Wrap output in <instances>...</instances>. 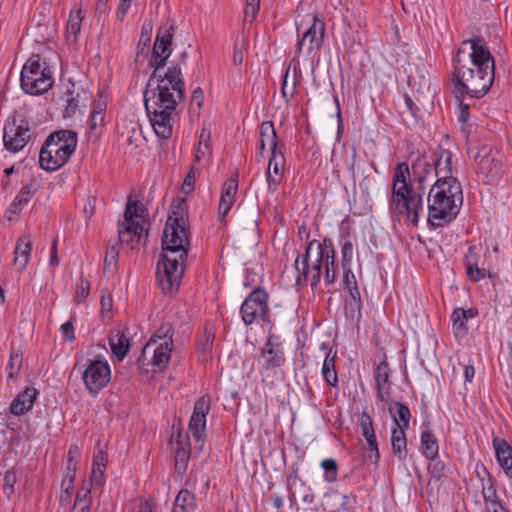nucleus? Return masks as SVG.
I'll return each mask as SVG.
<instances>
[{"instance_id":"nucleus-1","label":"nucleus","mask_w":512,"mask_h":512,"mask_svg":"<svg viewBox=\"0 0 512 512\" xmlns=\"http://www.w3.org/2000/svg\"><path fill=\"white\" fill-rule=\"evenodd\" d=\"M184 206L185 200L180 199L175 205L177 211L168 216L163 232V251L157 263L156 278L164 294L176 292L184 274V264L190 246L187 219L183 215Z\"/></svg>"},{"instance_id":"nucleus-2","label":"nucleus","mask_w":512,"mask_h":512,"mask_svg":"<svg viewBox=\"0 0 512 512\" xmlns=\"http://www.w3.org/2000/svg\"><path fill=\"white\" fill-rule=\"evenodd\" d=\"M434 171V165L425 157H418L411 165L398 163L394 168L392 192L389 208L394 216L403 217L405 221L417 227L423 214V183Z\"/></svg>"},{"instance_id":"nucleus-3","label":"nucleus","mask_w":512,"mask_h":512,"mask_svg":"<svg viewBox=\"0 0 512 512\" xmlns=\"http://www.w3.org/2000/svg\"><path fill=\"white\" fill-rule=\"evenodd\" d=\"M465 45H469L471 50L468 60L461 57L465 53L464 48L458 49L454 59L451 80L455 85V97L466 94L471 99H480L494 82V58L481 38L466 40L463 42V46Z\"/></svg>"},{"instance_id":"nucleus-4","label":"nucleus","mask_w":512,"mask_h":512,"mask_svg":"<svg viewBox=\"0 0 512 512\" xmlns=\"http://www.w3.org/2000/svg\"><path fill=\"white\" fill-rule=\"evenodd\" d=\"M294 268L297 272L296 284L299 286L310 281L311 288L315 290L322 276L326 285L334 284L337 279V265L332 239L326 236L322 241H309L305 253L296 257Z\"/></svg>"},{"instance_id":"nucleus-5","label":"nucleus","mask_w":512,"mask_h":512,"mask_svg":"<svg viewBox=\"0 0 512 512\" xmlns=\"http://www.w3.org/2000/svg\"><path fill=\"white\" fill-rule=\"evenodd\" d=\"M185 97L180 64L171 62L165 72L153 71L144 91L145 109L156 111L161 105L178 106Z\"/></svg>"},{"instance_id":"nucleus-6","label":"nucleus","mask_w":512,"mask_h":512,"mask_svg":"<svg viewBox=\"0 0 512 512\" xmlns=\"http://www.w3.org/2000/svg\"><path fill=\"white\" fill-rule=\"evenodd\" d=\"M451 185L445 182L434 183L428 194V222L434 227H442L457 215V202L463 201L461 183L451 179Z\"/></svg>"},{"instance_id":"nucleus-7","label":"nucleus","mask_w":512,"mask_h":512,"mask_svg":"<svg viewBox=\"0 0 512 512\" xmlns=\"http://www.w3.org/2000/svg\"><path fill=\"white\" fill-rule=\"evenodd\" d=\"M77 142L75 131L62 129L52 132L40 150V167L53 172L64 166L76 150Z\"/></svg>"},{"instance_id":"nucleus-8","label":"nucleus","mask_w":512,"mask_h":512,"mask_svg":"<svg viewBox=\"0 0 512 512\" xmlns=\"http://www.w3.org/2000/svg\"><path fill=\"white\" fill-rule=\"evenodd\" d=\"M53 84L50 66L46 62H41L39 54H32L21 70L20 85L23 91L30 95H42Z\"/></svg>"},{"instance_id":"nucleus-9","label":"nucleus","mask_w":512,"mask_h":512,"mask_svg":"<svg viewBox=\"0 0 512 512\" xmlns=\"http://www.w3.org/2000/svg\"><path fill=\"white\" fill-rule=\"evenodd\" d=\"M34 137L33 122L23 110L14 111L4 123L3 145L10 153H17Z\"/></svg>"},{"instance_id":"nucleus-10","label":"nucleus","mask_w":512,"mask_h":512,"mask_svg":"<svg viewBox=\"0 0 512 512\" xmlns=\"http://www.w3.org/2000/svg\"><path fill=\"white\" fill-rule=\"evenodd\" d=\"M269 294L262 288L254 289L243 301L240 307L241 319L246 326L253 323L268 322L270 309Z\"/></svg>"},{"instance_id":"nucleus-11","label":"nucleus","mask_w":512,"mask_h":512,"mask_svg":"<svg viewBox=\"0 0 512 512\" xmlns=\"http://www.w3.org/2000/svg\"><path fill=\"white\" fill-rule=\"evenodd\" d=\"M174 26L169 21L162 24L156 35L154 42L151 59L149 64L154 68V71L159 73L165 72V66L168 58L172 53V40L174 36Z\"/></svg>"},{"instance_id":"nucleus-12","label":"nucleus","mask_w":512,"mask_h":512,"mask_svg":"<svg viewBox=\"0 0 512 512\" xmlns=\"http://www.w3.org/2000/svg\"><path fill=\"white\" fill-rule=\"evenodd\" d=\"M476 172L483 183L489 184L501 178L503 169L498 152L483 147L475 157Z\"/></svg>"},{"instance_id":"nucleus-13","label":"nucleus","mask_w":512,"mask_h":512,"mask_svg":"<svg viewBox=\"0 0 512 512\" xmlns=\"http://www.w3.org/2000/svg\"><path fill=\"white\" fill-rule=\"evenodd\" d=\"M82 378L86 389L91 394H97L103 390L110 381V366L105 360H89Z\"/></svg>"},{"instance_id":"nucleus-14","label":"nucleus","mask_w":512,"mask_h":512,"mask_svg":"<svg viewBox=\"0 0 512 512\" xmlns=\"http://www.w3.org/2000/svg\"><path fill=\"white\" fill-rule=\"evenodd\" d=\"M172 346L173 345H168L167 342H159L158 344H155V339H150L142 349L138 363L141 368H144L146 365L145 361L148 360L147 355L151 354L152 356L147 364L152 366L153 373L161 372L166 368L170 360Z\"/></svg>"},{"instance_id":"nucleus-15","label":"nucleus","mask_w":512,"mask_h":512,"mask_svg":"<svg viewBox=\"0 0 512 512\" xmlns=\"http://www.w3.org/2000/svg\"><path fill=\"white\" fill-rule=\"evenodd\" d=\"M149 121L156 135L161 139H169L172 135V122L177 116V106L161 105L156 111L153 109H145Z\"/></svg>"},{"instance_id":"nucleus-16","label":"nucleus","mask_w":512,"mask_h":512,"mask_svg":"<svg viewBox=\"0 0 512 512\" xmlns=\"http://www.w3.org/2000/svg\"><path fill=\"white\" fill-rule=\"evenodd\" d=\"M325 31L326 27L324 21L314 16L313 23L297 42V52L299 54L302 53L306 41H308L306 47V53L308 55H311L314 51H319L324 41Z\"/></svg>"},{"instance_id":"nucleus-17","label":"nucleus","mask_w":512,"mask_h":512,"mask_svg":"<svg viewBox=\"0 0 512 512\" xmlns=\"http://www.w3.org/2000/svg\"><path fill=\"white\" fill-rule=\"evenodd\" d=\"M209 410L210 400L206 396L200 397L194 404L193 413L189 421V431L196 442L203 443L205 440L206 415L209 413ZM200 449H202V446H200Z\"/></svg>"},{"instance_id":"nucleus-18","label":"nucleus","mask_w":512,"mask_h":512,"mask_svg":"<svg viewBox=\"0 0 512 512\" xmlns=\"http://www.w3.org/2000/svg\"><path fill=\"white\" fill-rule=\"evenodd\" d=\"M453 154L451 151L446 149H440L433 153L432 163L434 165V172L438 179L435 183L445 182V185H451V179H457L453 177Z\"/></svg>"},{"instance_id":"nucleus-19","label":"nucleus","mask_w":512,"mask_h":512,"mask_svg":"<svg viewBox=\"0 0 512 512\" xmlns=\"http://www.w3.org/2000/svg\"><path fill=\"white\" fill-rule=\"evenodd\" d=\"M175 440L176 447L174 448L175 470L178 474L183 475L188 467L190 459V443L188 435H182L180 430H177L176 435L174 432L171 435L170 442Z\"/></svg>"},{"instance_id":"nucleus-20","label":"nucleus","mask_w":512,"mask_h":512,"mask_svg":"<svg viewBox=\"0 0 512 512\" xmlns=\"http://www.w3.org/2000/svg\"><path fill=\"white\" fill-rule=\"evenodd\" d=\"M377 386V397L382 402H388L391 395L390 368L386 360L381 361L374 372Z\"/></svg>"},{"instance_id":"nucleus-21","label":"nucleus","mask_w":512,"mask_h":512,"mask_svg":"<svg viewBox=\"0 0 512 512\" xmlns=\"http://www.w3.org/2000/svg\"><path fill=\"white\" fill-rule=\"evenodd\" d=\"M39 391L33 387H27L19 393L10 404V412L15 416H22L29 412L34 405Z\"/></svg>"},{"instance_id":"nucleus-22","label":"nucleus","mask_w":512,"mask_h":512,"mask_svg":"<svg viewBox=\"0 0 512 512\" xmlns=\"http://www.w3.org/2000/svg\"><path fill=\"white\" fill-rule=\"evenodd\" d=\"M496 459L505 474L512 478V447L505 439L493 440Z\"/></svg>"},{"instance_id":"nucleus-23","label":"nucleus","mask_w":512,"mask_h":512,"mask_svg":"<svg viewBox=\"0 0 512 512\" xmlns=\"http://www.w3.org/2000/svg\"><path fill=\"white\" fill-rule=\"evenodd\" d=\"M143 231L144 227L139 223H119V242L125 243L133 249L140 243Z\"/></svg>"},{"instance_id":"nucleus-24","label":"nucleus","mask_w":512,"mask_h":512,"mask_svg":"<svg viewBox=\"0 0 512 512\" xmlns=\"http://www.w3.org/2000/svg\"><path fill=\"white\" fill-rule=\"evenodd\" d=\"M32 250V242L27 235L18 238L15 249L13 263L19 272H22L28 265Z\"/></svg>"},{"instance_id":"nucleus-25","label":"nucleus","mask_w":512,"mask_h":512,"mask_svg":"<svg viewBox=\"0 0 512 512\" xmlns=\"http://www.w3.org/2000/svg\"><path fill=\"white\" fill-rule=\"evenodd\" d=\"M259 364L266 371L274 370L285 364L283 349L261 348Z\"/></svg>"},{"instance_id":"nucleus-26","label":"nucleus","mask_w":512,"mask_h":512,"mask_svg":"<svg viewBox=\"0 0 512 512\" xmlns=\"http://www.w3.org/2000/svg\"><path fill=\"white\" fill-rule=\"evenodd\" d=\"M463 264L468 278L478 282L485 277V269L478 267V255L475 246H470L464 255Z\"/></svg>"},{"instance_id":"nucleus-27","label":"nucleus","mask_w":512,"mask_h":512,"mask_svg":"<svg viewBox=\"0 0 512 512\" xmlns=\"http://www.w3.org/2000/svg\"><path fill=\"white\" fill-rule=\"evenodd\" d=\"M36 191L37 187L35 183L31 182L24 185L16 195L13 202L9 205L7 213L14 215L19 214L35 195Z\"/></svg>"},{"instance_id":"nucleus-28","label":"nucleus","mask_w":512,"mask_h":512,"mask_svg":"<svg viewBox=\"0 0 512 512\" xmlns=\"http://www.w3.org/2000/svg\"><path fill=\"white\" fill-rule=\"evenodd\" d=\"M388 411L394 420V428H397L398 425L402 429H407L409 427L411 412L407 405L398 401H391Z\"/></svg>"},{"instance_id":"nucleus-29","label":"nucleus","mask_w":512,"mask_h":512,"mask_svg":"<svg viewBox=\"0 0 512 512\" xmlns=\"http://www.w3.org/2000/svg\"><path fill=\"white\" fill-rule=\"evenodd\" d=\"M109 345L112 353L119 359L122 360L129 349V339L120 330L111 332L109 336Z\"/></svg>"},{"instance_id":"nucleus-30","label":"nucleus","mask_w":512,"mask_h":512,"mask_svg":"<svg viewBox=\"0 0 512 512\" xmlns=\"http://www.w3.org/2000/svg\"><path fill=\"white\" fill-rule=\"evenodd\" d=\"M259 136L260 142H264L269 146L271 154L279 152L281 145L278 143V136L272 121H265L260 125Z\"/></svg>"},{"instance_id":"nucleus-31","label":"nucleus","mask_w":512,"mask_h":512,"mask_svg":"<svg viewBox=\"0 0 512 512\" xmlns=\"http://www.w3.org/2000/svg\"><path fill=\"white\" fill-rule=\"evenodd\" d=\"M391 443L393 453L399 460H404L407 456V439L405 429H402L399 425L397 428H393L391 433Z\"/></svg>"},{"instance_id":"nucleus-32","label":"nucleus","mask_w":512,"mask_h":512,"mask_svg":"<svg viewBox=\"0 0 512 512\" xmlns=\"http://www.w3.org/2000/svg\"><path fill=\"white\" fill-rule=\"evenodd\" d=\"M195 495L187 489H181L174 501L172 512H193Z\"/></svg>"},{"instance_id":"nucleus-33","label":"nucleus","mask_w":512,"mask_h":512,"mask_svg":"<svg viewBox=\"0 0 512 512\" xmlns=\"http://www.w3.org/2000/svg\"><path fill=\"white\" fill-rule=\"evenodd\" d=\"M421 448L427 458L438 456V440L430 430H425L421 433Z\"/></svg>"},{"instance_id":"nucleus-34","label":"nucleus","mask_w":512,"mask_h":512,"mask_svg":"<svg viewBox=\"0 0 512 512\" xmlns=\"http://www.w3.org/2000/svg\"><path fill=\"white\" fill-rule=\"evenodd\" d=\"M322 374L327 385L331 387H337L338 376L335 369V356L330 357V353L324 359Z\"/></svg>"},{"instance_id":"nucleus-35","label":"nucleus","mask_w":512,"mask_h":512,"mask_svg":"<svg viewBox=\"0 0 512 512\" xmlns=\"http://www.w3.org/2000/svg\"><path fill=\"white\" fill-rule=\"evenodd\" d=\"M144 211H145L144 206L139 205L138 201L132 200V197L130 196L126 203V208L124 211V220L121 223H124V224L136 223L134 218L142 217V213Z\"/></svg>"},{"instance_id":"nucleus-36","label":"nucleus","mask_w":512,"mask_h":512,"mask_svg":"<svg viewBox=\"0 0 512 512\" xmlns=\"http://www.w3.org/2000/svg\"><path fill=\"white\" fill-rule=\"evenodd\" d=\"M22 367V355L19 350H11L9 361L6 367L8 379L16 380Z\"/></svg>"},{"instance_id":"nucleus-37","label":"nucleus","mask_w":512,"mask_h":512,"mask_svg":"<svg viewBox=\"0 0 512 512\" xmlns=\"http://www.w3.org/2000/svg\"><path fill=\"white\" fill-rule=\"evenodd\" d=\"M173 334L171 323H163L150 339H155V344L167 342L168 345H173Z\"/></svg>"},{"instance_id":"nucleus-38","label":"nucleus","mask_w":512,"mask_h":512,"mask_svg":"<svg viewBox=\"0 0 512 512\" xmlns=\"http://www.w3.org/2000/svg\"><path fill=\"white\" fill-rule=\"evenodd\" d=\"M431 461L428 466V471L431 474L432 478L436 480H441L447 476V467L445 463L439 459L438 456H434L433 458H429Z\"/></svg>"},{"instance_id":"nucleus-39","label":"nucleus","mask_w":512,"mask_h":512,"mask_svg":"<svg viewBox=\"0 0 512 512\" xmlns=\"http://www.w3.org/2000/svg\"><path fill=\"white\" fill-rule=\"evenodd\" d=\"M321 467L324 470V481L327 483H333L337 480L338 464L333 458L324 459L321 462Z\"/></svg>"},{"instance_id":"nucleus-40","label":"nucleus","mask_w":512,"mask_h":512,"mask_svg":"<svg viewBox=\"0 0 512 512\" xmlns=\"http://www.w3.org/2000/svg\"><path fill=\"white\" fill-rule=\"evenodd\" d=\"M348 292L350 299L347 300L346 303L347 309L351 311L352 316H354L355 312H357L358 315H360L362 308V300L358 286H353V288L349 289Z\"/></svg>"},{"instance_id":"nucleus-41","label":"nucleus","mask_w":512,"mask_h":512,"mask_svg":"<svg viewBox=\"0 0 512 512\" xmlns=\"http://www.w3.org/2000/svg\"><path fill=\"white\" fill-rule=\"evenodd\" d=\"M285 145L281 144L279 152L275 154H271V157L269 159L268 163V170L271 172V169L273 170L274 175L279 176L280 175V168L285 163Z\"/></svg>"},{"instance_id":"nucleus-42","label":"nucleus","mask_w":512,"mask_h":512,"mask_svg":"<svg viewBox=\"0 0 512 512\" xmlns=\"http://www.w3.org/2000/svg\"><path fill=\"white\" fill-rule=\"evenodd\" d=\"M79 106V99L78 94L74 96V91L72 89H67L66 91V106L64 109L63 116L66 117H72L77 108Z\"/></svg>"},{"instance_id":"nucleus-43","label":"nucleus","mask_w":512,"mask_h":512,"mask_svg":"<svg viewBox=\"0 0 512 512\" xmlns=\"http://www.w3.org/2000/svg\"><path fill=\"white\" fill-rule=\"evenodd\" d=\"M118 256H119V250L116 245L109 246L106 250L105 257H104V265L103 269L104 271H111V268L114 269L117 266L118 262Z\"/></svg>"},{"instance_id":"nucleus-44","label":"nucleus","mask_w":512,"mask_h":512,"mask_svg":"<svg viewBox=\"0 0 512 512\" xmlns=\"http://www.w3.org/2000/svg\"><path fill=\"white\" fill-rule=\"evenodd\" d=\"M366 442H367V447H366V452L364 455L365 459L369 460L371 463H373L375 465H378L379 460H380V453H379V448H378V443H377L376 437L372 438V439H368V440H366Z\"/></svg>"},{"instance_id":"nucleus-45","label":"nucleus","mask_w":512,"mask_h":512,"mask_svg":"<svg viewBox=\"0 0 512 512\" xmlns=\"http://www.w3.org/2000/svg\"><path fill=\"white\" fill-rule=\"evenodd\" d=\"M360 426L362 430V435L366 440L375 438V431L373 428V421L370 415L366 412H363L360 416Z\"/></svg>"},{"instance_id":"nucleus-46","label":"nucleus","mask_w":512,"mask_h":512,"mask_svg":"<svg viewBox=\"0 0 512 512\" xmlns=\"http://www.w3.org/2000/svg\"><path fill=\"white\" fill-rule=\"evenodd\" d=\"M489 485L486 487L485 483L482 484V494L483 499L486 505V508L489 505H492L493 502H500L498 500L497 491L494 487L493 478L492 476H489Z\"/></svg>"},{"instance_id":"nucleus-47","label":"nucleus","mask_w":512,"mask_h":512,"mask_svg":"<svg viewBox=\"0 0 512 512\" xmlns=\"http://www.w3.org/2000/svg\"><path fill=\"white\" fill-rule=\"evenodd\" d=\"M354 253V245L352 241L346 240L341 244V265L342 268L351 267Z\"/></svg>"},{"instance_id":"nucleus-48","label":"nucleus","mask_w":512,"mask_h":512,"mask_svg":"<svg viewBox=\"0 0 512 512\" xmlns=\"http://www.w3.org/2000/svg\"><path fill=\"white\" fill-rule=\"evenodd\" d=\"M91 491L89 487H82L76 495L75 498V505L82 504L81 511L82 512H89L90 506H91Z\"/></svg>"},{"instance_id":"nucleus-49","label":"nucleus","mask_w":512,"mask_h":512,"mask_svg":"<svg viewBox=\"0 0 512 512\" xmlns=\"http://www.w3.org/2000/svg\"><path fill=\"white\" fill-rule=\"evenodd\" d=\"M451 320L453 322V331H454L455 335L456 336L466 335L467 330H468L467 325H466L467 320L462 319L461 315L459 314V312L456 309H454V311L452 312Z\"/></svg>"},{"instance_id":"nucleus-50","label":"nucleus","mask_w":512,"mask_h":512,"mask_svg":"<svg viewBox=\"0 0 512 512\" xmlns=\"http://www.w3.org/2000/svg\"><path fill=\"white\" fill-rule=\"evenodd\" d=\"M17 482L16 473L13 470H7L3 479V493L10 498L14 493V485Z\"/></svg>"},{"instance_id":"nucleus-51","label":"nucleus","mask_w":512,"mask_h":512,"mask_svg":"<svg viewBox=\"0 0 512 512\" xmlns=\"http://www.w3.org/2000/svg\"><path fill=\"white\" fill-rule=\"evenodd\" d=\"M296 494L301 495L302 501L305 504H312L315 500V495L312 493L311 487L303 480L295 488Z\"/></svg>"},{"instance_id":"nucleus-52","label":"nucleus","mask_w":512,"mask_h":512,"mask_svg":"<svg viewBox=\"0 0 512 512\" xmlns=\"http://www.w3.org/2000/svg\"><path fill=\"white\" fill-rule=\"evenodd\" d=\"M260 7V0H246V6L244 9V21L252 22Z\"/></svg>"},{"instance_id":"nucleus-53","label":"nucleus","mask_w":512,"mask_h":512,"mask_svg":"<svg viewBox=\"0 0 512 512\" xmlns=\"http://www.w3.org/2000/svg\"><path fill=\"white\" fill-rule=\"evenodd\" d=\"M74 320L75 315H71L70 320H68L67 322L63 323L60 326L62 337L64 338V340L69 342L75 340Z\"/></svg>"},{"instance_id":"nucleus-54","label":"nucleus","mask_w":512,"mask_h":512,"mask_svg":"<svg viewBox=\"0 0 512 512\" xmlns=\"http://www.w3.org/2000/svg\"><path fill=\"white\" fill-rule=\"evenodd\" d=\"M76 470H77V466L76 464H74L73 466H70L67 465V472H66V476L65 478L62 480V484L61 486L62 487H65V492L66 494L69 496L70 494V489H73V484H74V480H75V473H76Z\"/></svg>"},{"instance_id":"nucleus-55","label":"nucleus","mask_w":512,"mask_h":512,"mask_svg":"<svg viewBox=\"0 0 512 512\" xmlns=\"http://www.w3.org/2000/svg\"><path fill=\"white\" fill-rule=\"evenodd\" d=\"M303 481V479L299 476H287V490L289 492V501L291 504L296 502V490L297 485Z\"/></svg>"},{"instance_id":"nucleus-56","label":"nucleus","mask_w":512,"mask_h":512,"mask_svg":"<svg viewBox=\"0 0 512 512\" xmlns=\"http://www.w3.org/2000/svg\"><path fill=\"white\" fill-rule=\"evenodd\" d=\"M89 291H90V283L86 280L81 279L76 287V295H75L76 301L77 302L84 301L88 297Z\"/></svg>"},{"instance_id":"nucleus-57","label":"nucleus","mask_w":512,"mask_h":512,"mask_svg":"<svg viewBox=\"0 0 512 512\" xmlns=\"http://www.w3.org/2000/svg\"><path fill=\"white\" fill-rule=\"evenodd\" d=\"M238 190V181L236 178H230L223 184L222 195L234 198Z\"/></svg>"},{"instance_id":"nucleus-58","label":"nucleus","mask_w":512,"mask_h":512,"mask_svg":"<svg viewBox=\"0 0 512 512\" xmlns=\"http://www.w3.org/2000/svg\"><path fill=\"white\" fill-rule=\"evenodd\" d=\"M234 198L227 197L225 195L221 194L220 202H219V219L223 220L224 217L228 214V212L231 209V206L233 205Z\"/></svg>"},{"instance_id":"nucleus-59","label":"nucleus","mask_w":512,"mask_h":512,"mask_svg":"<svg viewBox=\"0 0 512 512\" xmlns=\"http://www.w3.org/2000/svg\"><path fill=\"white\" fill-rule=\"evenodd\" d=\"M459 101V116L458 119L462 123H467L469 120V109L470 104L464 102V95L459 96V98H456Z\"/></svg>"},{"instance_id":"nucleus-60","label":"nucleus","mask_w":512,"mask_h":512,"mask_svg":"<svg viewBox=\"0 0 512 512\" xmlns=\"http://www.w3.org/2000/svg\"><path fill=\"white\" fill-rule=\"evenodd\" d=\"M194 183H195V170L194 168H191L188 174L185 176L183 184H182V190L185 194H189L194 190Z\"/></svg>"},{"instance_id":"nucleus-61","label":"nucleus","mask_w":512,"mask_h":512,"mask_svg":"<svg viewBox=\"0 0 512 512\" xmlns=\"http://www.w3.org/2000/svg\"><path fill=\"white\" fill-rule=\"evenodd\" d=\"M106 464H107V453L104 452L102 449H99V451L93 457L92 467H96L97 470H99V468H102V471H105Z\"/></svg>"},{"instance_id":"nucleus-62","label":"nucleus","mask_w":512,"mask_h":512,"mask_svg":"<svg viewBox=\"0 0 512 512\" xmlns=\"http://www.w3.org/2000/svg\"><path fill=\"white\" fill-rule=\"evenodd\" d=\"M104 473L105 471H102V468L97 470L96 467H92L90 486L94 488L100 487L104 482Z\"/></svg>"},{"instance_id":"nucleus-63","label":"nucleus","mask_w":512,"mask_h":512,"mask_svg":"<svg viewBox=\"0 0 512 512\" xmlns=\"http://www.w3.org/2000/svg\"><path fill=\"white\" fill-rule=\"evenodd\" d=\"M344 278L343 283L346 290L353 288V286H358L355 275L351 269V267L343 268Z\"/></svg>"},{"instance_id":"nucleus-64","label":"nucleus","mask_w":512,"mask_h":512,"mask_svg":"<svg viewBox=\"0 0 512 512\" xmlns=\"http://www.w3.org/2000/svg\"><path fill=\"white\" fill-rule=\"evenodd\" d=\"M80 448L77 445H71L69 447L68 453H67V465L70 464V466H73L74 464L77 465L79 459H80Z\"/></svg>"}]
</instances>
